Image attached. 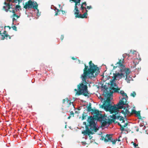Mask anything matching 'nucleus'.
<instances>
[{
    "mask_svg": "<svg viewBox=\"0 0 148 148\" xmlns=\"http://www.w3.org/2000/svg\"><path fill=\"white\" fill-rule=\"evenodd\" d=\"M101 117H102L101 119H99L98 121H100L102 123L101 127H104L108 123V122L106 121V118L104 116H103Z\"/></svg>",
    "mask_w": 148,
    "mask_h": 148,
    "instance_id": "16",
    "label": "nucleus"
},
{
    "mask_svg": "<svg viewBox=\"0 0 148 148\" xmlns=\"http://www.w3.org/2000/svg\"><path fill=\"white\" fill-rule=\"evenodd\" d=\"M5 38V36H4L2 34V33H1L0 36V39L1 40H3Z\"/></svg>",
    "mask_w": 148,
    "mask_h": 148,
    "instance_id": "25",
    "label": "nucleus"
},
{
    "mask_svg": "<svg viewBox=\"0 0 148 148\" xmlns=\"http://www.w3.org/2000/svg\"><path fill=\"white\" fill-rule=\"evenodd\" d=\"M117 140H118L119 141H121V140H120V139L119 138V139H118Z\"/></svg>",
    "mask_w": 148,
    "mask_h": 148,
    "instance_id": "52",
    "label": "nucleus"
},
{
    "mask_svg": "<svg viewBox=\"0 0 148 148\" xmlns=\"http://www.w3.org/2000/svg\"><path fill=\"white\" fill-rule=\"evenodd\" d=\"M89 67L84 64L85 68L83 70V73L82 75V80L85 83L87 78H92L95 77L99 73V68L97 65H95L91 61L89 62Z\"/></svg>",
    "mask_w": 148,
    "mask_h": 148,
    "instance_id": "2",
    "label": "nucleus"
},
{
    "mask_svg": "<svg viewBox=\"0 0 148 148\" xmlns=\"http://www.w3.org/2000/svg\"><path fill=\"white\" fill-rule=\"evenodd\" d=\"M115 123H118V125H119L121 127L120 130L121 131H123L125 130V128L124 127H125L128 124V123H125L124 125H121L120 123H118L117 121H116Z\"/></svg>",
    "mask_w": 148,
    "mask_h": 148,
    "instance_id": "19",
    "label": "nucleus"
},
{
    "mask_svg": "<svg viewBox=\"0 0 148 148\" xmlns=\"http://www.w3.org/2000/svg\"><path fill=\"white\" fill-rule=\"evenodd\" d=\"M61 11H62V13L63 14H66V12L65 11H63L62 10H61Z\"/></svg>",
    "mask_w": 148,
    "mask_h": 148,
    "instance_id": "36",
    "label": "nucleus"
},
{
    "mask_svg": "<svg viewBox=\"0 0 148 148\" xmlns=\"http://www.w3.org/2000/svg\"><path fill=\"white\" fill-rule=\"evenodd\" d=\"M55 9L56 10H57V12H60L61 10H59L58 9H57L56 8Z\"/></svg>",
    "mask_w": 148,
    "mask_h": 148,
    "instance_id": "41",
    "label": "nucleus"
},
{
    "mask_svg": "<svg viewBox=\"0 0 148 148\" xmlns=\"http://www.w3.org/2000/svg\"><path fill=\"white\" fill-rule=\"evenodd\" d=\"M58 15V12H56V13L55 14V16H56Z\"/></svg>",
    "mask_w": 148,
    "mask_h": 148,
    "instance_id": "43",
    "label": "nucleus"
},
{
    "mask_svg": "<svg viewBox=\"0 0 148 148\" xmlns=\"http://www.w3.org/2000/svg\"><path fill=\"white\" fill-rule=\"evenodd\" d=\"M124 58L121 59H119V62H118L116 64L117 65L116 66H118L119 67H124L123 64L124 63Z\"/></svg>",
    "mask_w": 148,
    "mask_h": 148,
    "instance_id": "18",
    "label": "nucleus"
},
{
    "mask_svg": "<svg viewBox=\"0 0 148 148\" xmlns=\"http://www.w3.org/2000/svg\"><path fill=\"white\" fill-rule=\"evenodd\" d=\"M71 116H69L68 117V119H70L71 118Z\"/></svg>",
    "mask_w": 148,
    "mask_h": 148,
    "instance_id": "47",
    "label": "nucleus"
},
{
    "mask_svg": "<svg viewBox=\"0 0 148 148\" xmlns=\"http://www.w3.org/2000/svg\"><path fill=\"white\" fill-rule=\"evenodd\" d=\"M38 4L36 1H33L31 0H29L25 3L23 8L26 9L32 8L34 9H36L38 11L39 10L38 9Z\"/></svg>",
    "mask_w": 148,
    "mask_h": 148,
    "instance_id": "6",
    "label": "nucleus"
},
{
    "mask_svg": "<svg viewBox=\"0 0 148 148\" xmlns=\"http://www.w3.org/2000/svg\"><path fill=\"white\" fill-rule=\"evenodd\" d=\"M74 90L75 91H77H77H78L77 90V89H74Z\"/></svg>",
    "mask_w": 148,
    "mask_h": 148,
    "instance_id": "49",
    "label": "nucleus"
},
{
    "mask_svg": "<svg viewBox=\"0 0 148 148\" xmlns=\"http://www.w3.org/2000/svg\"><path fill=\"white\" fill-rule=\"evenodd\" d=\"M12 27L13 29V30H15V31H17V27L15 26H12Z\"/></svg>",
    "mask_w": 148,
    "mask_h": 148,
    "instance_id": "28",
    "label": "nucleus"
},
{
    "mask_svg": "<svg viewBox=\"0 0 148 148\" xmlns=\"http://www.w3.org/2000/svg\"><path fill=\"white\" fill-rule=\"evenodd\" d=\"M127 82H129H129L128 81H127Z\"/></svg>",
    "mask_w": 148,
    "mask_h": 148,
    "instance_id": "55",
    "label": "nucleus"
},
{
    "mask_svg": "<svg viewBox=\"0 0 148 148\" xmlns=\"http://www.w3.org/2000/svg\"><path fill=\"white\" fill-rule=\"evenodd\" d=\"M81 5H82V6H83L84 5L85 6H86L87 5V4L86 2L85 1L84 2L82 3Z\"/></svg>",
    "mask_w": 148,
    "mask_h": 148,
    "instance_id": "32",
    "label": "nucleus"
},
{
    "mask_svg": "<svg viewBox=\"0 0 148 148\" xmlns=\"http://www.w3.org/2000/svg\"><path fill=\"white\" fill-rule=\"evenodd\" d=\"M128 103L127 102V104L124 105L126 106H123V109L121 112V113L124 114V117L126 119L127 116H130L133 114H135L136 112V111L134 109H132L131 112L129 111V108Z\"/></svg>",
    "mask_w": 148,
    "mask_h": 148,
    "instance_id": "7",
    "label": "nucleus"
},
{
    "mask_svg": "<svg viewBox=\"0 0 148 148\" xmlns=\"http://www.w3.org/2000/svg\"><path fill=\"white\" fill-rule=\"evenodd\" d=\"M10 12L13 13V14L12 16L14 17H16L17 18H18L20 17L19 16H18V15L16 14L15 12V10H14V9H13L12 11H10Z\"/></svg>",
    "mask_w": 148,
    "mask_h": 148,
    "instance_id": "21",
    "label": "nucleus"
},
{
    "mask_svg": "<svg viewBox=\"0 0 148 148\" xmlns=\"http://www.w3.org/2000/svg\"><path fill=\"white\" fill-rule=\"evenodd\" d=\"M136 130L137 131H138V128H137V129H136Z\"/></svg>",
    "mask_w": 148,
    "mask_h": 148,
    "instance_id": "50",
    "label": "nucleus"
},
{
    "mask_svg": "<svg viewBox=\"0 0 148 148\" xmlns=\"http://www.w3.org/2000/svg\"><path fill=\"white\" fill-rule=\"evenodd\" d=\"M73 1L75 3L74 9L73 11L74 12V14L75 16L79 14V11L78 10V6L81 5L80 3L81 0H75Z\"/></svg>",
    "mask_w": 148,
    "mask_h": 148,
    "instance_id": "9",
    "label": "nucleus"
},
{
    "mask_svg": "<svg viewBox=\"0 0 148 148\" xmlns=\"http://www.w3.org/2000/svg\"><path fill=\"white\" fill-rule=\"evenodd\" d=\"M86 119V116L84 115V113L82 114V120H83Z\"/></svg>",
    "mask_w": 148,
    "mask_h": 148,
    "instance_id": "31",
    "label": "nucleus"
},
{
    "mask_svg": "<svg viewBox=\"0 0 148 148\" xmlns=\"http://www.w3.org/2000/svg\"><path fill=\"white\" fill-rule=\"evenodd\" d=\"M74 113L73 111H71L70 112V114L69 115L70 116H71L72 115L73 116V117L74 116Z\"/></svg>",
    "mask_w": 148,
    "mask_h": 148,
    "instance_id": "29",
    "label": "nucleus"
},
{
    "mask_svg": "<svg viewBox=\"0 0 148 148\" xmlns=\"http://www.w3.org/2000/svg\"><path fill=\"white\" fill-rule=\"evenodd\" d=\"M70 1H75V0H69Z\"/></svg>",
    "mask_w": 148,
    "mask_h": 148,
    "instance_id": "51",
    "label": "nucleus"
},
{
    "mask_svg": "<svg viewBox=\"0 0 148 148\" xmlns=\"http://www.w3.org/2000/svg\"><path fill=\"white\" fill-rule=\"evenodd\" d=\"M116 84L112 82L111 83L110 88L111 90H114V92H119V90H120V88H114V87H116Z\"/></svg>",
    "mask_w": 148,
    "mask_h": 148,
    "instance_id": "14",
    "label": "nucleus"
},
{
    "mask_svg": "<svg viewBox=\"0 0 148 148\" xmlns=\"http://www.w3.org/2000/svg\"><path fill=\"white\" fill-rule=\"evenodd\" d=\"M4 36H5V37H6V38H7L8 37L9 39L11 38V37L10 36L8 35L7 34H5Z\"/></svg>",
    "mask_w": 148,
    "mask_h": 148,
    "instance_id": "33",
    "label": "nucleus"
},
{
    "mask_svg": "<svg viewBox=\"0 0 148 148\" xmlns=\"http://www.w3.org/2000/svg\"><path fill=\"white\" fill-rule=\"evenodd\" d=\"M101 112L96 109H94L91 112V114L93 115V116H89L87 119V125L86 122H84V124L86 125V130L82 132V133L84 135H90L93 134L94 133L93 132H96L98 130L96 127V124L95 123V120H98L99 119L102 118L101 117L103 116L101 113Z\"/></svg>",
    "mask_w": 148,
    "mask_h": 148,
    "instance_id": "1",
    "label": "nucleus"
},
{
    "mask_svg": "<svg viewBox=\"0 0 148 148\" xmlns=\"http://www.w3.org/2000/svg\"><path fill=\"white\" fill-rule=\"evenodd\" d=\"M62 103L63 104L66 103L67 107L69 108V110H71L73 108H75L73 103L71 102V101L69 100L67 98L63 99Z\"/></svg>",
    "mask_w": 148,
    "mask_h": 148,
    "instance_id": "8",
    "label": "nucleus"
},
{
    "mask_svg": "<svg viewBox=\"0 0 148 148\" xmlns=\"http://www.w3.org/2000/svg\"><path fill=\"white\" fill-rule=\"evenodd\" d=\"M115 119H108V124H111L112 123V122H115Z\"/></svg>",
    "mask_w": 148,
    "mask_h": 148,
    "instance_id": "23",
    "label": "nucleus"
},
{
    "mask_svg": "<svg viewBox=\"0 0 148 148\" xmlns=\"http://www.w3.org/2000/svg\"><path fill=\"white\" fill-rule=\"evenodd\" d=\"M117 140V139L113 140L112 138V140H110V141L113 144H115L116 141Z\"/></svg>",
    "mask_w": 148,
    "mask_h": 148,
    "instance_id": "26",
    "label": "nucleus"
},
{
    "mask_svg": "<svg viewBox=\"0 0 148 148\" xmlns=\"http://www.w3.org/2000/svg\"><path fill=\"white\" fill-rule=\"evenodd\" d=\"M82 145H86V143L85 142H82Z\"/></svg>",
    "mask_w": 148,
    "mask_h": 148,
    "instance_id": "40",
    "label": "nucleus"
},
{
    "mask_svg": "<svg viewBox=\"0 0 148 148\" xmlns=\"http://www.w3.org/2000/svg\"><path fill=\"white\" fill-rule=\"evenodd\" d=\"M100 139L101 140H104L105 142H109L110 140H112V136L110 135L106 134L105 137L101 136Z\"/></svg>",
    "mask_w": 148,
    "mask_h": 148,
    "instance_id": "12",
    "label": "nucleus"
},
{
    "mask_svg": "<svg viewBox=\"0 0 148 148\" xmlns=\"http://www.w3.org/2000/svg\"><path fill=\"white\" fill-rule=\"evenodd\" d=\"M86 12H85L83 14H79V13L78 14H77V15H76L75 16V18H87V12H88V11L86 10Z\"/></svg>",
    "mask_w": 148,
    "mask_h": 148,
    "instance_id": "13",
    "label": "nucleus"
},
{
    "mask_svg": "<svg viewBox=\"0 0 148 148\" xmlns=\"http://www.w3.org/2000/svg\"><path fill=\"white\" fill-rule=\"evenodd\" d=\"M16 19L14 17V18H12V21H13V22H14V21L16 20Z\"/></svg>",
    "mask_w": 148,
    "mask_h": 148,
    "instance_id": "44",
    "label": "nucleus"
},
{
    "mask_svg": "<svg viewBox=\"0 0 148 148\" xmlns=\"http://www.w3.org/2000/svg\"><path fill=\"white\" fill-rule=\"evenodd\" d=\"M6 31H4L3 32V34H4V35L5 36V34H6Z\"/></svg>",
    "mask_w": 148,
    "mask_h": 148,
    "instance_id": "42",
    "label": "nucleus"
},
{
    "mask_svg": "<svg viewBox=\"0 0 148 148\" xmlns=\"http://www.w3.org/2000/svg\"><path fill=\"white\" fill-rule=\"evenodd\" d=\"M72 59L73 60H76L77 59V58H74V57H72Z\"/></svg>",
    "mask_w": 148,
    "mask_h": 148,
    "instance_id": "45",
    "label": "nucleus"
},
{
    "mask_svg": "<svg viewBox=\"0 0 148 148\" xmlns=\"http://www.w3.org/2000/svg\"><path fill=\"white\" fill-rule=\"evenodd\" d=\"M140 126L141 127H143V130H145V128L146 127H145V126H143V125H140Z\"/></svg>",
    "mask_w": 148,
    "mask_h": 148,
    "instance_id": "35",
    "label": "nucleus"
},
{
    "mask_svg": "<svg viewBox=\"0 0 148 148\" xmlns=\"http://www.w3.org/2000/svg\"><path fill=\"white\" fill-rule=\"evenodd\" d=\"M80 9L82 11V12H83L84 10V9H86V7H84V6H82V5H81Z\"/></svg>",
    "mask_w": 148,
    "mask_h": 148,
    "instance_id": "24",
    "label": "nucleus"
},
{
    "mask_svg": "<svg viewBox=\"0 0 148 148\" xmlns=\"http://www.w3.org/2000/svg\"><path fill=\"white\" fill-rule=\"evenodd\" d=\"M125 102L122 101L118 103L117 104L114 105V106L112 107V108L107 110L106 111H109L111 114H114L112 116H110V118L114 119H117L121 121V123H123L125 122V120L123 116H120V115L118 114L119 113V110L123 108H124L123 106L124 105Z\"/></svg>",
    "mask_w": 148,
    "mask_h": 148,
    "instance_id": "3",
    "label": "nucleus"
},
{
    "mask_svg": "<svg viewBox=\"0 0 148 148\" xmlns=\"http://www.w3.org/2000/svg\"><path fill=\"white\" fill-rule=\"evenodd\" d=\"M126 54L127 56H128L129 57V54Z\"/></svg>",
    "mask_w": 148,
    "mask_h": 148,
    "instance_id": "54",
    "label": "nucleus"
},
{
    "mask_svg": "<svg viewBox=\"0 0 148 148\" xmlns=\"http://www.w3.org/2000/svg\"><path fill=\"white\" fill-rule=\"evenodd\" d=\"M113 75L114 76L113 78L114 80L117 77H118L120 79L122 77H125V75L122 72H121L120 73H113Z\"/></svg>",
    "mask_w": 148,
    "mask_h": 148,
    "instance_id": "15",
    "label": "nucleus"
},
{
    "mask_svg": "<svg viewBox=\"0 0 148 148\" xmlns=\"http://www.w3.org/2000/svg\"><path fill=\"white\" fill-rule=\"evenodd\" d=\"M115 123H118V125H119L121 127L120 130L121 131H123L125 130V128L124 127H125L128 124V123H125L124 125H121L120 123H118L117 121H116Z\"/></svg>",
    "mask_w": 148,
    "mask_h": 148,
    "instance_id": "20",
    "label": "nucleus"
},
{
    "mask_svg": "<svg viewBox=\"0 0 148 148\" xmlns=\"http://www.w3.org/2000/svg\"><path fill=\"white\" fill-rule=\"evenodd\" d=\"M78 89V91L76 92V94L79 95L83 94L84 96H88L89 97L88 95L89 94L88 91V87L87 85H84L83 83H80L77 86Z\"/></svg>",
    "mask_w": 148,
    "mask_h": 148,
    "instance_id": "5",
    "label": "nucleus"
},
{
    "mask_svg": "<svg viewBox=\"0 0 148 148\" xmlns=\"http://www.w3.org/2000/svg\"><path fill=\"white\" fill-rule=\"evenodd\" d=\"M118 93L122 95V96L123 97L121 100H120L119 102V103L122 101L125 102V104H127V100L128 98V97L127 96L126 94L124 92V91L123 90H121L120 91H119V92H117Z\"/></svg>",
    "mask_w": 148,
    "mask_h": 148,
    "instance_id": "11",
    "label": "nucleus"
},
{
    "mask_svg": "<svg viewBox=\"0 0 148 148\" xmlns=\"http://www.w3.org/2000/svg\"><path fill=\"white\" fill-rule=\"evenodd\" d=\"M86 9H88V10L92 8V7L91 6H87L86 7Z\"/></svg>",
    "mask_w": 148,
    "mask_h": 148,
    "instance_id": "34",
    "label": "nucleus"
},
{
    "mask_svg": "<svg viewBox=\"0 0 148 148\" xmlns=\"http://www.w3.org/2000/svg\"><path fill=\"white\" fill-rule=\"evenodd\" d=\"M100 97V99H101V101H102L103 100H104V99L103 98L101 97Z\"/></svg>",
    "mask_w": 148,
    "mask_h": 148,
    "instance_id": "46",
    "label": "nucleus"
},
{
    "mask_svg": "<svg viewBox=\"0 0 148 148\" xmlns=\"http://www.w3.org/2000/svg\"><path fill=\"white\" fill-rule=\"evenodd\" d=\"M7 27H8L9 29H10L11 28V27L9 26H8Z\"/></svg>",
    "mask_w": 148,
    "mask_h": 148,
    "instance_id": "48",
    "label": "nucleus"
},
{
    "mask_svg": "<svg viewBox=\"0 0 148 148\" xmlns=\"http://www.w3.org/2000/svg\"><path fill=\"white\" fill-rule=\"evenodd\" d=\"M64 38V36L63 35H62L60 37V39L62 41L63 40Z\"/></svg>",
    "mask_w": 148,
    "mask_h": 148,
    "instance_id": "38",
    "label": "nucleus"
},
{
    "mask_svg": "<svg viewBox=\"0 0 148 148\" xmlns=\"http://www.w3.org/2000/svg\"><path fill=\"white\" fill-rule=\"evenodd\" d=\"M103 95L106 97H107L106 100H104L103 101L104 103L101 105V107L103 108L106 111L114 107L111 104L110 96L112 95V93H109V91L106 90L104 91L103 93Z\"/></svg>",
    "mask_w": 148,
    "mask_h": 148,
    "instance_id": "4",
    "label": "nucleus"
},
{
    "mask_svg": "<svg viewBox=\"0 0 148 148\" xmlns=\"http://www.w3.org/2000/svg\"><path fill=\"white\" fill-rule=\"evenodd\" d=\"M142 118H143V119H144V118H145V117H142Z\"/></svg>",
    "mask_w": 148,
    "mask_h": 148,
    "instance_id": "53",
    "label": "nucleus"
},
{
    "mask_svg": "<svg viewBox=\"0 0 148 148\" xmlns=\"http://www.w3.org/2000/svg\"><path fill=\"white\" fill-rule=\"evenodd\" d=\"M4 4L5 5L3 7V9L6 12L8 11L10 12V11H12L13 9H14L12 8V5L10 4L9 3H8L5 1Z\"/></svg>",
    "mask_w": 148,
    "mask_h": 148,
    "instance_id": "10",
    "label": "nucleus"
},
{
    "mask_svg": "<svg viewBox=\"0 0 148 148\" xmlns=\"http://www.w3.org/2000/svg\"><path fill=\"white\" fill-rule=\"evenodd\" d=\"M133 145L135 147H136L138 146V145L135 143H133Z\"/></svg>",
    "mask_w": 148,
    "mask_h": 148,
    "instance_id": "39",
    "label": "nucleus"
},
{
    "mask_svg": "<svg viewBox=\"0 0 148 148\" xmlns=\"http://www.w3.org/2000/svg\"><path fill=\"white\" fill-rule=\"evenodd\" d=\"M121 72H122L124 74L125 76H126L125 79L126 80L127 79V76L129 74L130 71L128 69H124L123 70H121Z\"/></svg>",
    "mask_w": 148,
    "mask_h": 148,
    "instance_id": "17",
    "label": "nucleus"
},
{
    "mask_svg": "<svg viewBox=\"0 0 148 148\" xmlns=\"http://www.w3.org/2000/svg\"><path fill=\"white\" fill-rule=\"evenodd\" d=\"M91 103H89V105L87 108V110L89 112H92V110L94 109H92L91 107Z\"/></svg>",
    "mask_w": 148,
    "mask_h": 148,
    "instance_id": "22",
    "label": "nucleus"
},
{
    "mask_svg": "<svg viewBox=\"0 0 148 148\" xmlns=\"http://www.w3.org/2000/svg\"><path fill=\"white\" fill-rule=\"evenodd\" d=\"M135 114H136L137 116L140 115V111H136V113Z\"/></svg>",
    "mask_w": 148,
    "mask_h": 148,
    "instance_id": "30",
    "label": "nucleus"
},
{
    "mask_svg": "<svg viewBox=\"0 0 148 148\" xmlns=\"http://www.w3.org/2000/svg\"><path fill=\"white\" fill-rule=\"evenodd\" d=\"M66 127V125L65 126V128Z\"/></svg>",
    "mask_w": 148,
    "mask_h": 148,
    "instance_id": "56",
    "label": "nucleus"
},
{
    "mask_svg": "<svg viewBox=\"0 0 148 148\" xmlns=\"http://www.w3.org/2000/svg\"><path fill=\"white\" fill-rule=\"evenodd\" d=\"M138 119L141 120H143V119L142 117L141 116H140V115H139L138 116Z\"/></svg>",
    "mask_w": 148,
    "mask_h": 148,
    "instance_id": "37",
    "label": "nucleus"
},
{
    "mask_svg": "<svg viewBox=\"0 0 148 148\" xmlns=\"http://www.w3.org/2000/svg\"><path fill=\"white\" fill-rule=\"evenodd\" d=\"M130 95L131 96L134 97L136 95V93L135 92H133L132 93H131Z\"/></svg>",
    "mask_w": 148,
    "mask_h": 148,
    "instance_id": "27",
    "label": "nucleus"
}]
</instances>
